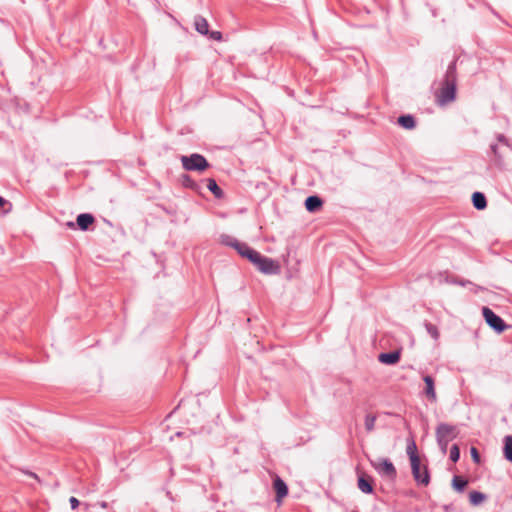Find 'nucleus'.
Here are the masks:
<instances>
[{
  "mask_svg": "<svg viewBox=\"0 0 512 512\" xmlns=\"http://www.w3.org/2000/svg\"><path fill=\"white\" fill-rule=\"evenodd\" d=\"M456 60L452 61L446 70L442 87L437 94L438 102L442 105L452 102L456 97Z\"/></svg>",
  "mask_w": 512,
  "mask_h": 512,
  "instance_id": "nucleus-1",
  "label": "nucleus"
},
{
  "mask_svg": "<svg viewBox=\"0 0 512 512\" xmlns=\"http://www.w3.org/2000/svg\"><path fill=\"white\" fill-rule=\"evenodd\" d=\"M181 162L183 168L187 171L202 172L210 166L206 158L198 153H193L189 156H182Z\"/></svg>",
  "mask_w": 512,
  "mask_h": 512,
  "instance_id": "nucleus-2",
  "label": "nucleus"
},
{
  "mask_svg": "<svg viewBox=\"0 0 512 512\" xmlns=\"http://www.w3.org/2000/svg\"><path fill=\"white\" fill-rule=\"evenodd\" d=\"M370 464L382 477L390 480H394L397 477L396 468L388 458H378L376 460H371Z\"/></svg>",
  "mask_w": 512,
  "mask_h": 512,
  "instance_id": "nucleus-3",
  "label": "nucleus"
},
{
  "mask_svg": "<svg viewBox=\"0 0 512 512\" xmlns=\"http://www.w3.org/2000/svg\"><path fill=\"white\" fill-rule=\"evenodd\" d=\"M460 431L456 425L448 423H439L435 430L436 440H440L444 444H449L456 439Z\"/></svg>",
  "mask_w": 512,
  "mask_h": 512,
  "instance_id": "nucleus-4",
  "label": "nucleus"
},
{
  "mask_svg": "<svg viewBox=\"0 0 512 512\" xmlns=\"http://www.w3.org/2000/svg\"><path fill=\"white\" fill-rule=\"evenodd\" d=\"M498 143H493L490 145V149L494 154V162L497 166L503 167L504 161L503 156L510 151V146L508 144L507 138L503 134L497 135Z\"/></svg>",
  "mask_w": 512,
  "mask_h": 512,
  "instance_id": "nucleus-5",
  "label": "nucleus"
},
{
  "mask_svg": "<svg viewBox=\"0 0 512 512\" xmlns=\"http://www.w3.org/2000/svg\"><path fill=\"white\" fill-rule=\"evenodd\" d=\"M412 474L419 485L427 486L430 483V475L427 466L421 468V461L419 457H413L411 462Z\"/></svg>",
  "mask_w": 512,
  "mask_h": 512,
  "instance_id": "nucleus-6",
  "label": "nucleus"
},
{
  "mask_svg": "<svg viewBox=\"0 0 512 512\" xmlns=\"http://www.w3.org/2000/svg\"><path fill=\"white\" fill-rule=\"evenodd\" d=\"M482 313L486 323L497 333H501L506 329L507 325L505 324L504 320L496 313H494L490 308L483 307Z\"/></svg>",
  "mask_w": 512,
  "mask_h": 512,
  "instance_id": "nucleus-7",
  "label": "nucleus"
},
{
  "mask_svg": "<svg viewBox=\"0 0 512 512\" xmlns=\"http://www.w3.org/2000/svg\"><path fill=\"white\" fill-rule=\"evenodd\" d=\"M254 265L264 274H276L279 272V265L277 262L263 255L259 256Z\"/></svg>",
  "mask_w": 512,
  "mask_h": 512,
  "instance_id": "nucleus-8",
  "label": "nucleus"
},
{
  "mask_svg": "<svg viewBox=\"0 0 512 512\" xmlns=\"http://www.w3.org/2000/svg\"><path fill=\"white\" fill-rule=\"evenodd\" d=\"M273 488L276 492V502L282 503V499L288 495V486L279 476H275L273 480Z\"/></svg>",
  "mask_w": 512,
  "mask_h": 512,
  "instance_id": "nucleus-9",
  "label": "nucleus"
},
{
  "mask_svg": "<svg viewBox=\"0 0 512 512\" xmlns=\"http://www.w3.org/2000/svg\"><path fill=\"white\" fill-rule=\"evenodd\" d=\"M323 204L324 201L317 195H310L304 203L306 210L310 213L318 212Z\"/></svg>",
  "mask_w": 512,
  "mask_h": 512,
  "instance_id": "nucleus-10",
  "label": "nucleus"
},
{
  "mask_svg": "<svg viewBox=\"0 0 512 512\" xmlns=\"http://www.w3.org/2000/svg\"><path fill=\"white\" fill-rule=\"evenodd\" d=\"M401 357L400 350L391 351L388 353H381L378 356L379 362L386 365H395L399 362Z\"/></svg>",
  "mask_w": 512,
  "mask_h": 512,
  "instance_id": "nucleus-11",
  "label": "nucleus"
},
{
  "mask_svg": "<svg viewBox=\"0 0 512 512\" xmlns=\"http://www.w3.org/2000/svg\"><path fill=\"white\" fill-rule=\"evenodd\" d=\"M94 222L95 218L90 213H81L76 218V225L82 231H87Z\"/></svg>",
  "mask_w": 512,
  "mask_h": 512,
  "instance_id": "nucleus-12",
  "label": "nucleus"
},
{
  "mask_svg": "<svg viewBox=\"0 0 512 512\" xmlns=\"http://www.w3.org/2000/svg\"><path fill=\"white\" fill-rule=\"evenodd\" d=\"M358 488L361 492L365 494H372L373 489V479L370 476L361 475L358 477Z\"/></svg>",
  "mask_w": 512,
  "mask_h": 512,
  "instance_id": "nucleus-13",
  "label": "nucleus"
},
{
  "mask_svg": "<svg viewBox=\"0 0 512 512\" xmlns=\"http://www.w3.org/2000/svg\"><path fill=\"white\" fill-rule=\"evenodd\" d=\"M194 26H195V29L196 31L201 34V35H208L209 33V24H208V21L200 16V15H197L195 16L194 18Z\"/></svg>",
  "mask_w": 512,
  "mask_h": 512,
  "instance_id": "nucleus-14",
  "label": "nucleus"
},
{
  "mask_svg": "<svg viewBox=\"0 0 512 512\" xmlns=\"http://www.w3.org/2000/svg\"><path fill=\"white\" fill-rule=\"evenodd\" d=\"M423 381L426 384L425 388V394L428 397L429 400L435 401L436 400V392L434 388V379L430 375H425L423 377Z\"/></svg>",
  "mask_w": 512,
  "mask_h": 512,
  "instance_id": "nucleus-15",
  "label": "nucleus"
},
{
  "mask_svg": "<svg viewBox=\"0 0 512 512\" xmlns=\"http://www.w3.org/2000/svg\"><path fill=\"white\" fill-rule=\"evenodd\" d=\"M397 123L401 127L408 129V130L413 129L416 126L415 118L410 114L399 116L397 119Z\"/></svg>",
  "mask_w": 512,
  "mask_h": 512,
  "instance_id": "nucleus-16",
  "label": "nucleus"
},
{
  "mask_svg": "<svg viewBox=\"0 0 512 512\" xmlns=\"http://www.w3.org/2000/svg\"><path fill=\"white\" fill-rule=\"evenodd\" d=\"M227 240L224 241L225 244L233 247L242 257L245 256L246 249L244 247H249L246 243L239 242L236 239H233L229 236L226 237Z\"/></svg>",
  "mask_w": 512,
  "mask_h": 512,
  "instance_id": "nucleus-17",
  "label": "nucleus"
},
{
  "mask_svg": "<svg viewBox=\"0 0 512 512\" xmlns=\"http://www.w3.org/2000/svg\"><path fill=\"white\" fill-rule=\"evenodd\" d=\"M486 194H472V203L477 210H483L487 206Z\"/></svg>",
  "mask_w": 512,
  "mask_h": 512,
  "instance_id": "nucleus-18",
  "label": "nucleus"
},
{
  "mask_svg": "<svg viewBox=\"0 0 512 512\" xmlns=\"http://www.w3.org/2000/svg\"><path fill=\"white\" fill-rule=\"evenodd\" d=\"M503 453L505 459L512 463V435L505 436Z\"/></svg>",
  "mask_w": 512,
  "mask_h": 512,
  "instance_id": "nucleus-19",
  "label": "nucleus"
},
{
  "mask_svg": "<svg viewBox=\"0 0 512 512\" xmlns=\"http://www.w3.org/2000/svg\"><path fill=\"white\" fill-rule=\"evenodd\" d=\"M487 496L479 491H471L469 493V501L471 505L478 506L486 500Z\"/></svg>",
  "mask_w": 512,
  "mask_h": 512,
  "instance_id": "nucleus-20",
  "label": "nucleus"
},
{
  "mask_svg": "<svg viewBox=\"0 0 512 512\" xmlns=\"http://www.w3.org/2000/svg\"><path fill=\"white\" fill-rule=\"evenodd\" d=\"M200 186L206 187L210 192H222L217 182L212 178L201 179Z\"/></svg>",
  "mask_w": 512,
  "mask_h": 512,
  "instance_id": "nucleus-21",
  "label": "nucleus"
},
{
  "mask_svg": "<svg viewBox=\"0 0 512 512\" xmlns=\"http://www.w3.org/2000/svg\"><path fill=\"white\" fill-rule=\"evenodd\" d=\"M468 484V481L461 477V476H454L453 477V480H452V487L458 491V492H463L465 487L467 486Z\"/></svg>",
  "mask_w": 512,
  "mask_h": 512,
  "instance_id": "nucleus-22",
  "label": "nucleus"
},
{
  "mask_svg": "<svg viewBox=\"0 0 512 512\" xmlns=\"http://www.w3.org/2000/svg\"><path fill=\"white\" fill-rule=\"evenodd\" d=\"M424 327L427 331V333L435 340L437 341L440 337V333H439V330L437 328L436 325L428 322V321H425L424 322Z\"/></svg>",
  "mask_w": 512,
  "mask_h": 512,
  "instance_id": "nucleus-23",
  "label": "nucleus"
},
{
  "mask_svg": "<svg viewBox=\"0 0 512 512\" xmlns=\"http://www.w3.org/2000/svg\"><path fill=\"white\" fill-rule=\"evenodd\" d=\"M183 185H184L185 188L192 189V190H195V191H199V190L202 189V186H200V182L197 183L196 181H194L193 179H191L188 176L184 177Z\"/></svg>",
  "mask_w": 512,
  "mask_h": 512,
  "instance_id": "nucleus-24",
  "label": "nucleus"
},
{
  "mask_svg": "<svg viewBox=\"0 0 512 512\" xmlns=\"http://www.w3.org/2000/svg\"><path fill=\"white\" fill-rule=\"evenodd\" d=\"M246 249L245 258H247L251 263L255 264L261 255L258 251L252 249L251 247H244Z\"/></svg>",
  "mask_w": 512,
  "mask_h": 512,
  "instance_id": "nucleus-25",
  "label": "nucleus"
},
{
  "mask_svg": "<svg viewBox=\"0 0 512 512\" xmlns=\"http://www.w3.org/2000/svg\"><path fill=\"white\" fill-rule=\"evenodd\" d=\"M246 249L245 258H247L251 263L255 264L261 255L258 251L252 249L251 247H244Z\"/></svg>",
  "mask_w": 512,
  "mask_h": 512,
  "instance_id": "nucleus-26",
  "label": "nucleus"
},
{
  "mask_svg": "<svg viewBox=\"0 0 512 512\" xmlns=\"http://www.w3.org/2000/svg\"><path fill=\"white\" fill-rule=\"evenodd\" d=\"M376 419H377V417L375 415H372V414H367L366 415V417H365V429L368 432H371V431L374 430Z\"/></svg>",
  "mask_w": 512,
  "mask_h": 512,
  "instance_id": "nucleus-27",
  "label": "nucleus"
},
{
  "mask_svg": "<svg viewBox=\"0 0 512 512\" xmlns=\"http://www.w3.org/2000/svg\"><path fill=\"white\" fill-rule=\"evenodd\" d=\"M12 204L0 195V214H7L11 211Z\"/></svg>",
  "mask_w": 512,
  "mask_h": 512,
  "instance_id": "nucleus-28",
  "label": "nucleus"
},
{
  "mask_svg": "<svg viewBox=\"0 0 512 512\" xmlns=\"http://www.w3.org/2000/svg\"><path fill=\"white\" fill-rule=\"evenodd\" d=\"M407 454L409 455L410 462H412L413 457H419L417 454V446L414 440H411L406 449Z\"/></svg>",
  "mask_w": 512,
  "mask_h": 512,
  "instance_id": "nucleus-29",
  "label": "nucleus"
},
{
  "mask_svg": "<svg viewBox=\"0 0 512 512\" xmlns=\"http://www.w3.org/2000/svg\"><path fill=\"white\" fill-rule=\"evenodd\" d=\"M449 458L452 462L456 463L460 458V448L457 444L452 445L450 448Z\"/></svg>",
  "mask_w": 512,
  "mask_h": 512,
  "instance_id": "nucleus-30",
  "label": "nucleus"
},
{
  "mask_svg": "<svg viewBox=\"0 0 512 512\" xmlns=\"http://www.w3.org/2000/svg\"><path fill=\"white\" fill-rule=\"evenodd\" d=\"M207 36L209 37V39H212L215 41L222 40V33L220 31H209Z\"/></svg>",
  "mask_w": 512,
  "mask_h": 512,
  "instance_id": "nucleus-31",
  "label": "nucleus"
},
{
  "mask_svg": "<svg viewBox=\"0 0 512 512\" xmlns=\"http://www.w3.org/2000/svg\"><path fill=\"white\" fill-rule=\"evenodd\" d=\"M470 454L475 463H477V464L480 463V454H479V451L477 450V448L471 447Z\"/></svg>",
  "mask_w": 512,
  "mask_h": 512,
  "instance_id": "nucleus-32",
  "label": "nucleus"
},
{
  "mask_svg": "<svg viewBox=\"0 0 512 512\" xmlns=\"http://www.w3.org/2000/svg\"><path fill=\"white\" fill-rule=\"evenodd\" d=\"M69 502H70L71 508L73 510L78 508V506L80 504L79 500L77 498L73 497V496L70 497Z\"/></svg>",
  "mask_w": 512,
  "mask_h": 512,
  "instance_id": "nucleus-33",
  "label": "nucleus"
},
{
  "mask_svg": "<svg viewBox=\"0 0 512 512\" xmlns=\"http://www.w3.org/2000/svg\"><path fill=\"white\" fill-rule=\"evenodd\" d=\"M436 441H437V444H438L442 454L445 455L447 453V450H448V444H444L440 440H436Z\"/></svg>",
  "mask_w": 512,
  "mask_h": 512,
  "instance_id": "nucleus-34",
  "label": "nucleus"
},
{
  "mask_svg": "<svg viewBox=\"0 0 512 512\" xmlns=\"http://www.w3.org/2000/svg\"><path fill=\"white\" fill-rule=\"evenodd\" d=\"M67 225L70 228H75V224L73 222H68Z\"/></svg>",
  "mask_w": 512,
  "mask_h": 512,
  "instance_id": "nucleus-35",
  "label": "nucleus"
},
{
  "mask_svg": "<svg viewBox=\"0 0 512 512\" xmlns=\"http://www.w3.org/2000/svg\"><path fill=\"white\" fill-rule=\"evenodd\" d=\"M467 283H469V281H464V280H462V281H460V282H459V284H460L461 286H465Z\"/></svg>",
  "mask_w": 512,
  "mask_h": 512,
  "instance_id": "nucleus-36",
  "label": "nucleus"
},
{
  "mask_svg": "<svg viewBox=\"0 0 512 512\" xmlns=\"http://www.w3.org/2000/svg\"><path fill=\"white\" fill-rule=\"evenodd\" d=\"M100 505H101L102 508H106L107 507V503L106 502H101Z\"/></svg>",
  "mask_w": 512,
  "mask_h": 512,
  "instance_id": "nucleus-37",
  "label": "nucleus"
},
{
  "mask_svg": "<svg viewBox=\"0 0 512 512\" xmlns=\"http://www.w3.org/2000/svg\"><path fill=\"white\" fill-rule=\"evenodd\" d=\"M214 195H215L217 198H222V196H223L224 194L217 193V194H214Z\"/></svg>",
  "mask_w": 512,
  "mask_h": 512,
  "instance_id": "nucleus-38",
  "label": "nucleus"
},
{
  "mask_svg": "<svg viewBox=\"0 0 512 512\" xmlns=\"http://www.w3.org/2000/svg\"><path fill=\"white\" fill-rule=\"evenodd\" d=\"M29 475L33 476L34 478H38L37 475L35 473H30Z\"/></svg>",
  "mask_w": 512,
  "mask_h": 512,
  "instance_id": "nucleus-39",
  "label": "nucleus"
}]
</instances>
